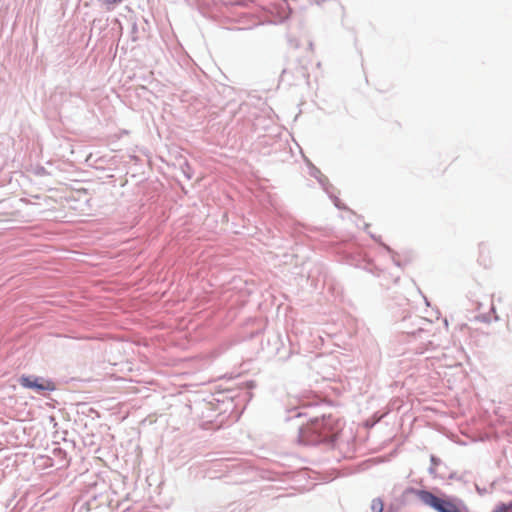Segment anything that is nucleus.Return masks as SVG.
Returning <instances> with one entry per match:
<instances>
[{"instance_id":"3","label":"nucleus","mask_w":512,"mask_h":512,"mask_svg":"<svg viewBox=\"0 0 512 512\" xmlns=\"http://www.w3.org/2000/svg\"><path fill=\"white\" fill-rule=\"evenodd\" d=\"M19 383L25 388L35 389L37 391H53L55 389V385L52 381L44 380L39 377L21 376Z\"/></svg>"},{"instance_id":"6","label":"nucleus","mask_w":512,"mask_h":512,"mask_svg":"<svg viewBox=\"0 0 512 512\" xmlns=\"http://www.w3.org/2000/svg\"><path fill=\"white\" fill-rule=\"evenodd\" d=\"M111 3L117 4L122 2L123 0H109Z\"/></svg>"},{"instance_id":"5","label":"nucleus","mask_w":512,"mask_h":512,"mask_svg":"<svg viewBox=\"0 0 512 512\" xmlns=\"http://www.w3.org/2000/svg\"><path fill=\"white\" fill-rule=\"evenodd\" d=\"M480 261V264L483 265L484 267H487V264H486V260L485 259H481L479 260Z\"/></svg>"},{"instance_id":"2","label":"nucleus","mask_w":512,"mask_h":512,"mask_svg":"<svg viewBox=\"0 0 512 512\" xmlns=\"http://www.w3.org/2000/svg\"><path fill=\"white\" fill-rule=\"evenodd\" d=\"M418 498L425 504L434 508L438 512H460L458 506L451 500L436 497L429 491H416Z\"/></svg>"},{"instance_id":"1","label":"nucleus","mask_w":512,"mask_h":512,"mask_svg":"<svg viewBox=\"0 0 512 512\" xmlns=\"http://www.w3.org/2000/svg\"><path fill=\"white\" fill-rule=\"evenodd\" d=\"M340 421L332 415L315 418L307 423L304 433L311 442L332 440L339 433Z\"/></svg>"},{"instance_id":"4","label":"nucleus","mask_w":512,"mask_h":512,"mask_svg":"<svg viewBox=\"0 0 512 512\" xmlns=\"http://www.w3.org/2000/svg\"><path fill=\"white\" fill-rule=\"evenodd\" d=\"M384 509V503L382 499L375 498L371 502V510L372 512H383Z\"/></svg>"}]
</instances>
